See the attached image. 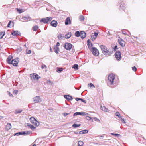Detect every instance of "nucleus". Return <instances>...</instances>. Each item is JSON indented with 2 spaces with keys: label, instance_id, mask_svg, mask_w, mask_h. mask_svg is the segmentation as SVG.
Wrapping results in <instances>:
<instances>
[{
  "label": "nucleus",
  "instance_id": "21",
  "mask_svg": "<svg viewBox=\"0 0 146 146\" xmlns=\"http://www.w3.org/2000/svg\"><path fill=\"white\" fill-rule=\"evenodd\" d=\"M54 50L56 54H58L59 51V48L57 46H54Z\"/></svg>",
  "mask_w": 146,
  "mask_h": 146
},
{
  "label": "nucleus",
  "instance_id": "25",
  "mask_svg": "<svg viewBox=\"0 0 146 146\" xmlns=\"http://www.w3.org/2000/svg\"><path fill=\"white\" fill-rule=\"evenodd\" d=\"M71 36V33H68L65 36V38L66 39H68L70 38Z\"/></svg>",
  "mask_w": 146,
  "mask_h": 146
},
{
  "label": "nucleus",
  "instance_id": "47",
  "mask_svg": "<svg viewBox=\"0 0 146 146\" xmlns=\"http://www.w3.org/2000/svg\"><path fill=\"white\" fill-rule=\"evenodd\" d=\"M122 33L124 34L128 35V34H127V32L126 30H123L122 31Z\"/></svg>",
  "mask_w": 146,
  "mask_h": 146
},
{
  "label": "nucleus",
  "instance_id": "7",
  "mask_svg": "<svg viewBox=\"0 0 146 146\" xmlns=\"http://www.w3.org/2000/svg\"><path fill=\"white\" fill-rule=\"evenodd\" d=\"M64 47L67 50H69L71 49L72 45L71 43H66L64 44Z\"/></svg>",
  "mask_w": 146,
  "mask_h": 146
},
{
  "label": "nucleus",
  "instance_id": "30",
  "mask_svg": "<svg viewBox=\"0 0 146 146\" xmlns=\"http://www.w3.org/2000/svg\"><path fill=\"white\" fill-rule=\"evenodd\" d=\"M17 11L19 12V13H21L22 12H24V11L23 9H20L17 8L16 9Z\"/></svg>",
  "mask_w": 146,
  "mask_h": 146
},
{
  "label": "nucleus",
  "instance_id": "44",
  "mask_svg": "<svg viewBox=\"0 0 146 146\" xmlns=\"http://www.w3.org/2000/svg\"><path fill=\"white\" fill-rule=\"evenodd\" d=\"M32 29L33 31H36V25H35L33 27Z\"/></svg>",
  "mask_w": 146,
  "mask_h": 146
},
{
  "label": "nucleus",
  "instance_id": "64",
  "mask_svg": "<svg viewBox=\"0 0 146 146\" xmlns=\"http://www.w3.org/2000/svg\"><path fill=\"white\" fill-rule=\"evenodd\" d=\"M40 78V77L37 74V80L39 78Z\"/></svg>",
  "mask_w": 146,
  "mask_h": 146
},
{
  "label": "nucleus",
  "instance_id": "11",
  "mask_svg": "<svg viewBox=\"0 0 146 146\" xmlns=\"http://www.w3.org/2000/svg\"><path fill=\"white\" fill-rule=\"evenodd\" d=\"M118 41L119 44L122 47H124L125 46L124 41L122 39L119 38L118 40Z\"/></svg>",
  "mask_w": 146,
  "mask_h": 146
},
{
  "label": "nucleus",
  "instance_id": "51",
  "mask_svg": "<svg viewBox=\"0 0 146 146\" xmlns=\"http://www.w3.org/2000/svg\"><path fill=\"white\" fill-rule=\"evenodd\" d=\"M18 93V91L17 90H14L13 91V93L14 94H17Z\"/></svg>",
  "mask_w": 146,
  "mask_h": 146
},
{
  "label": "nucleus",
  "instance_id": "58",
  "mask_svg": "<svg viewBox=\"0 0 146 146\" xmlns=\"http://www.w3.org/2000/svg\"><path fill=\"white\" fill-rule=\"evenodd\" d=\"M117 45H115V47H114V48H113V50L114 51H115L116 50V49L117 48Z\"/></svg>",
  "mask_w": 146,
  "mask_h": 146
},
{
  "label": "nucleus",
  "instance_id": "42",
  "mask_svg": "<svg viewBox=\"0 0 146 146\" xmlns=\"http://www.w3.org/2000/svg\"><path fill=\"white\" fill-rule=\"evenodd\" d=\"M111 135H115V136H117V137H119V136L120 135L119 134H114L113 133H111Z\"/></svg>",
  "mask_w": 146,
  "mask_h": 146
},
{
  "label": "nucleus",
  "instance_id": "22",
  "mask_svg": "<svg viewBox=\"0 0 146 146\" xmlns=\"http://www.w3.org/2000/svg\"><path fill=\"white\" fill-rule=\"evenodd\" d=\"M101 109L103 111L105 112H107L108 110V109L105 106H101Z\"/></svg>",
  "mask_w": 146,
  "mask_h": 146
},
{
  "label": "nucleus",
  "instance_id": "62",
  "mask_svg": "<svg viewBox=\"0 0 146 146\" xmlns=\"http://www.w3.org/2000/svg\"><path fill=\"white\" fill-rule=\"evenodd\" d=\"M9 96H13L12 94L11 93H10V92H9Z\"/></svg>",
  "mask_w": 146,
  "mask_h": 146
},
{
  "label": "nucleus",
  "instance_id": "27",
  "mask_svg": "<svg viewBox=\"0 0 146 146\" xmlns=\"http://www.w3.org/2000/svg\"><path fill=\"white\" fill-rule=\"evenodd\" d=\"M87 42L88 43V46L89 47H91L93 45L91 43V41L90 40H87Z\"/></svg>",
  "mask_w": 146,
  "mask_h": 146
},
{
  "label": "nucleus",
  "instance_id": "33",
  "mask_svg": "<svg viewBox=\"0 0 146 146\" xmlns=\"http://www.w3.org/2000/svg\"><path fill=\"white\" fill-rule=\"evenodd\" d=\"M84 143L82 141H80L78 143V146H83L84 144Z\"/></svg>",
  "mask_w": 146,
  "mask_h": 146
},
{
  "label": "nucleus",
  "instance_id": "26",
  "mask_svg": "<svg viewBox=\"0 0 146 146\" xmlns=\"http://www.w3.org/2000/svg\"><path fill=\"white\" fill-rule=\"evenodd\" d=\"M78 112V115H88V114L86 112Z\"/></svg>",
  "mask_w": 146,
  "mask_h": 146
},
{
  "label": "nucleus",
  "instance_id": "24",
  "mask_svg": "<svg viewBox=\"0 0 146 146\" xmlns=\"http://www.w3.org/2000/svg\"><path fill=\"white\" fill-rule=\"evenodd\" d=\"M88 132V131L87 130H84L82 131H80L79 133L80 134H83L87 133Z\"/></svg>",
  "mask_w": 146,
  "mask_h": 146
},
{
  "label": "nucleus",
  "instance_id": "61",
  "mask_svg": "<svg viewBox=\"0 0 146 146\" xmlns=\"http://www.w3.org/2000/svg\"><path fill=\"white\" fill-rule=\"evenodd\" d=\"M46 82L48 84L51 83V81L50 80L47 81Z\"/></svg>",
  "mask_w": 146,
  "mask_h": 146
},
{
  "label": "nucleus",
  "instance_id": "40",
  "mask_svg": "<svg viewBox=\"0 0 146 146\" xmlns=\"http://www.w3.org/2000/svg\"><path fill=\"white\" fill-rule=\"evenodd\" d=\"M41 68L42 69H44V68H47V66L45 65L44 64H42L41 65Z\"/></svg>",
  "mask_w": 146,
  "mask_h": 146
},
{
  "label": "nucleus",
  "instance_id": "10",
  "mask_svg": "<svg viewBox=\"0 0 146 146\" xmlns=\"http://www.w3.org/2000/svg\"><path fill=\"white\" fill-rule=\"evenodd\" d=\"M30 77L33 81L35 80L36 78V73H34L30 74Z\"/></svg>",
  "mask_w": 146,
  "mask_h": 146
},
{
  "label": "nucleus",
  "instance_id": "13",
  "mask_svg": "<svg viewBox=\"0 0 146 146\" xmlns=\"http://www.w3.org/2000/svg\"><path fill=\"white\" fill-rule=\"evenodd\" d=\"M11 34L13 36H16L18 35H20L21 33L19 31H13L11 33Z\"/></svg>",
  "mask_w": 146,
  "mask_h": 146
},
{
  "label": "nucleus",
  "instance_id": "3",
  "mask_svg": "<svg viewBox=\"0 0 146 146\" xmlns=\"http://www.w3.org/2000/svg\"><path fill=\"white\" fill-rule=\"evenodd\" d=\"M100 48L103 53L105 55H110L111 54L109 52L108 49L105 46L103 45L100 46Z\"/></svg>",
  "mask_w": 146,
  "mask_h": 146
},
{
  "label": "nucleus",
  "instance_id": "55",
  "mask_svg": "<svg viewBox=\"0 0 146 146\" xmlns=\"http://www.w3.org/2000/svg\"><path fill=\"white\" fill-rule=\"evenodd\" d=\"M82 99V98H76V100L77 101H78L79 100H81Z\"/></svg>",
  "mask_w": 146,
  "mask_h": 146
},
{
  "label": "nucleus",
  "instance_id": "52",
  "mask_svg": "<svg viewBox=\"0 0 146 146\" xmlns=\"http://www.w3.org/2000/svg\"><path fill=\"white\" fill-rule=\"evenodd\" d=\"M90 87H95L94 86L92 83H90L89 85Z\"/></svg>",
  "mask_w": 146,
  "mask_h": 146
},
{
  "label": "nucleus",
  "instance_id": "14",
  "mask_svg": "<svg viewBox=\"0 0 146 146\" xmlns=\"http://www.w3.org/2000/svg\"><path fill=\"white\" fill-rule=\"evenodd\" d=\"M81 38L83 39L86 36V33L84 31H81L80 32V36Z\"/></svg>",
  "mask_w": 146,
  "mask_h": 146
},
{
  "label": "nucleus",
  "instance_id": "38",
  "mask_svg": "<svg viewBox=\"0 0 146 146\" xmlns=\"http://www.w3.org/2000/svg\"><path fill=\"white\" fill-rule=\"evenodd\" d=\"M42 101L41 99L39 96H37V102H40Z\"/></svg>",
  "mask_w": 146,
  "mask_h": 146
},
{
  "label": "nucleus",
  "instance_id": "4",
  "mask_svg": "<svg viewBox=\"0 0 146 146\" xmlns=\"http://www.w3.org/2000/svg\"><path fill=\"white\" fill-rule=\"evenodd\" d=\"M19 62V58L18 57L14 59H13L11 61V64L14 66H17L18 63Z\"/></svg>",
  "mask_w": 146,
  "mask_h": 146
},
{
  "label": "nucleus",
  "instance_id": "31",
  "mask_svg": "<svg viewBox=\"0 0 146 146\" xmlns=\"http://www.w3.org/2000/svg\"><path fill=\"white\" fill-rule=\"evenodd\" d=\"M80 33L79 31H77L75 33V36L77 37H79L80 36Z\"/></svg>",
  "mask_w": 146,
  "mask_h": 146
},
{
  "label": "nucleus",
  "instance_id": "60",
  "mask_svg": "<svg viewBox=\"0 0 146 146\" xmlns=\"http://www.w3.org/2000/svg\"><path fill=\"white\" fill-rule=\"evenodd\" d=\"M21 135H26L25 131L21 132Z\"/></svg>",
  "mask_w": 146,
  "mask_h": 146
},
{
  "label": "nucleus",
  "instance_id": "57",
  "mask_svg": "<svg viewBox=\"0 0 146 146\" xmlns=\"http://www.w3.org/2000/svg\"><path fill=\"white\" fill-rule=\"evenodd\" d=\"M121 121L123 123H125V121L124 120V119L121 118Z\"/></svg>",
  "mask_w": 146,
  "mask_h": 146
},
{
  "label": "nucleus",
  "instance_id": "12",
  "mask_svg": "<svg viewBox=\"0 0 146 146\" xmlns=\"http://www.w3.org/2000/svg\"><path fill=\"white\" fill-rule=\"evenodd\" d=\"M98 35V33L96 32H94V33H92L91 36V37L92 38V40L94 41L96 38L97 36Z\"/></svg>",
  "mask_w": 146,
  "mask_h": 146
},
{
  "label": "nucleus",
  "instance_id": "36",
  "mask_svg": "<svg viewBox=\"0 0 146 146\" xmlns=\"http://www.w3.org/2000/svg\"><path fill=\"white\" fill-rule=\"evenodd\" d=\"M79 19L80 21H83L84 20V18L83 16L81 15L79 17Z\"/></svg>",
  "mask_w": 146,
  "mask_h": 146
},
{
  "label": "nucleus",
  "instance_id": "23",
  "mask_svg": "<svg viewBox=\"0 0 146 146\" xmlns=\"http://www.w3.org/2000/svg\"><path fill=\"white\" fill-rule=\"evenodd\" d=\"M12 126L10 123H8L5 127V129L7 130L11 128Z\"/></svg>",
  "mask_w": 146,
  "mask_h": 146
},
{
  "label": "nucleus",
  "instance_id": "39",
  "mask_svg": "<svg viewBox=\"0 0 146 146\" xmlns=\"http://www.w3.org/2000/svg\"><path fill=\"white\" fill-rule=\"evenodd\" d=\"M86 118L88 120H92V121H93V119L88 116H86Z\"/></svg>",
  "mask_w": 146,
  "mask_h": 146
},
{
  "label": "nucleus",
  "instance_id": "45",
  "mask_svg": "<svg viewBox=\"0 0 146 146\" xmlns=\"http://www.w3.org/2000/svg\"><path fill=\"white\" fill-rule=\"evenodd\" d=\"M21 132H20L15 133V136H18L20 135H21Z\"/></svg>",
  "mask_w": 146,
  "mask_h": 146
},
{
  "label": "nucleus",
  "instance_id": "15",
  "mask_svg": "<svg viewBox=\"0 0 146 146\" xmlns=\"http://www.w3.org/2000/svg\"><path fill=\"white\" fill-rule=\"evenodd\" d=\"M58 23L55 20H53L50 23L51 25L54 27H56Z\"/></svg>",
  "mask_w": 146,
  "mask_h": 146
},
{
  "label": "nucleus",
  "instance_id": "43",
  "mask_svg": "<svg viewBox=\"0 0 146 146\" xmlns=\"http://www.w3.org/2000/svg\"><path fill=\"white\" fill-rule=\"evenodd\" d=\"M115 115L116 116H118V117L120 118V114H119V112H117L115 113Z\"/></svg>",
  "mask_w": 146,
  "mask_h": 146
},
{
  "label": "nucleus",
  "instance_id": "2",
  "mask_svg": "<svg viewBox=\"0 0 146 146\" xmlns=\"http://www.w3.org/2000/svg\"><path fill=\"white\" fill-rule=\"evenodd\" d=\"M52 19V18L50 17L43 18L41 19L40 20V22H42L44 24H48Z\"/></svg>",
  "mask_w": 146,
  "mask_h": 146
},
{
  "label": "nucleus",
  "instance_id": "48",
  "mask_svg": "<svg viewBox=\"0 0 146 146\" xmlns=\"http://www.w3.org/2000/svg\"><path fill=\"white\" fill-rule=\"evenodd\" d=\"M132 70L134 72H135L137 70V68L135 66H133L132 67Z\"/></svg>",
  "mask_w": 146,
  "mask_h": 146
},
{
  "label": "nucleus",
  "instance_id": "59",
  "mask_svg": "<svg viewBox=\"0 0 146 146\" xmlns=\"http://www.w3.org/2000/svg\"><path fill=\"white\" fill-rule=\"evenodd\" d=\"M82 101V102H83L84 103H86V101L84 100L83 99H81V100Z\"/></svg>",
  "mask_w": 146,
  "mask_h": 146
},
{
  "label": "nucleus",
  "instance_id": "46",
  "mask_svg": "<svg viewBox=\"0 0 146 146\" xmlns=\"http://www.w3.org/2000/svg\"><path fill=\"white\" fill-rule=\"evenodd\" d=\"M93 119L96 121H97L98 122H99L100 121V120L96 117H94L93 118Z\"/></svg>",
  "mask_w": 146,
  "mask_h": 146
},
{
  "label": "nucleus",
  "instance_id": "32",
  "mask_svg": "<svg viewBox=\"0 0 146 146\" xmlns=\"http://www.w3.org/2000/svg\"><path fill=\"white\" fill-rule=\"evenodd\" d=\"M64 35L63 34H59L58 35V37L59 39H62L64 37Z\"/></svg>",
  "mask_w": 146,
  "mask_h": 146
},
{
  "label": "nucleus",
  "instance_id": "17",
  "mask_svg": "<svg viewBox=\"0 0 146 146\" xmlns=\"http://www.w3.org/2000/svg\"><path fill=\"white\" fill-rule=\"evenodd\" d=\"M71 21L70 18L69 17H67L65 21V24L66 25H68V24H70Z\"/></svg>",
  "mask_w": 146,
  "mask_h": 146
},
{
  "label": "nucleus",
  "instance_id": "9",
  "mask_svg": "<svg viewBox=\"0 0 146 146\" xmlns=\"http://www.w3.org/2000/svg\"><path fill=\"white\" fill-rule=\"evenodd\" d=\"M30 121L32 124L36 125V120L33 117H31L30 118Z\"/></svg>",
  "mask_w": 146,
  "mask_h": 146
},
{
  "label": "nucleus",
  "instance_id": "34",
  "mask_svg": "<svg viewBox=\"0 0 146 146\" xmlns=\"http://www.w3.org/2000/svg\"><path fill=\"white\" fill-rule=\"evenodd\" d=\"M81 125V124H74L72 125V127L74 128H76L79 127Z\"/></svg>",
  "mask_w": 146,
  "mask_h": 146
},
{
  "label": "nucleus",
  "instance_id": "19",
  "mask_svg": "<svg viewBox=\"0 0 146 146\" xmlns=\"http://www.w3.org/2000/svg\"><path fill=\"white\" fill-rule=\"evenodd\" d=\"M13 58V56L11 55H9L7 58V62L9 64H11V60Z\"/></svg>",
  "mask_w": 146,
  "mask_h": 146
},
{
  "label": "nucleus",
  "instance_id": "37",
  "mask_svg": "<svg viewBox=\"0 0 146 146\" xmlns=\"http://www.w3.org/2000/svg\"><path fill=\"white\" fill-rule=\"evenodd\" d=\"M62 70H63V69L62 68H58L57 69V71L58 73H60V72H61L62 71Z\"/></svg>",
  "mask_w": 146,
  "mask_h": 146
},
{
  "label": "nucleus",
  "instance_id": "20",
  "mask_svg": "<svg viewBox=\"0 0 146 146\" xmlns=\"http://www.w3.org/2000/svg\"><path fill=\"white\" fill-rule=\"evenodd\" d=\"M27 126L28 127L30 128L32 130H34V129H35L36 128V127L34 126L33 125H32L29 123H27Z\"/></svg>",
  "mask_w": 146,
  "mask_h": 146
},
{
  "label": "nucleus",
  "instance_id": "8",
  "mask_svg": "<svg viewBox=\"0 0 146 146\" xmlns=\"http://www.w3.org/2000/svg\"><path fill=\"white\" fill-rule=\"evenodd\" d=\"M116 58L118 60H119L121 58V53L119 51H117L115 54Z\"/></svg>",
  "mask_w": 146,
  "mask_h": 146
},
{
  "label": "nucleus",
  "instance_id": "1",
  "mask_svg": "<svg viewBox=\"0 0 146 146\" xmlns=\"http://www.w3.org/2000/svg\"><path fill=\"white\" fill-rule=\"evenodd\" d=\"M115 75L113 74H110L108 76L107 84L110 87H112L114 84Z\"/></svg>",
  "mask_w": 146,
  "mask_h": 146
},
{
  "label": "nucleus",
  "instance_id": "50",
  "mask_svg": "<svg viewBox=\"0 0 146 146\" xmlns=\"http://www.w3.org/2000/svg\"><path fill=\"white\" fill-rule=\"evenodd\" d=\"M78 115V112H76V113H74L73 114V116L74 117V116H76Z\"/></svg>",
  "mask_w": 146,
  "mask_h": 146
},
{
  "label": "nucleus",
  "instance_id": "16",
  "mask_svg": "<svg viewBox=\"0 0 146 146\" xmlns=\"http://www.w3.org/2000/svg\"><path fill=\"white\" fill-rule=\"evenodd\" d=\"M120 6V10H124L125 9V5L123 2H121Z\"/></svg>",
  "mask_w": 146,
  "mask_h": 146
},
{
  "label": "nucleus",
  "instance_id": "63",
  "mask_svg": "<svg viewBox=\"0 0 146 146\" xmlns=\"http://www.w3.org/2000/svg\"><path fill=\"white\" fill-rule=\"evenodd\" d=\"M107 34H108V36H110V35L111 34H110V31H108V32Z\"/></svg>",
  "mask_w": 146,
  "mask_h": 146
},
{
  "label": "nucleus",
  "instance_id": "5",
  "mask_svg": "<svg viewBox=\"0 0 146 146\" xmlns=\"http://www.w3.org/2000/svg\"><path fill=\"white\" fill-rule=\"evenodd\" d=\"M31 18L29 16H23L20 19V21L22 22L28 21L31 20Z\"/></svg>",
  "mask_w": 146,
  "mask_h": 146
},
{
  "label": "nucleus",
  "instance_id": "56",
  "mask_svg": "<svg viewBox=\"0 0 146 146\" xmlns=\"http://www.w3.org/2000/svg\"><path fill=\"white\" fill-rule=\"evenodd\" d=\"M60 46V43L59 42H58L56 44V46H57L58 47Z\"/></svg>",
  "mask_w": 146,
  "mask_h": 146
},
{
  "label": "nucleus",
  "instance_id": "18",
  "mask_svg": "<svg viewBox=\"0 0 146 146\" xmlns=\"http://www.w3.org/2000/svg\"><path fill=\"white\" fill-rule=\"evenodd\" d=\"M64 97L65 98L68 100H72V97L69 95H64Z\"/></svg>",
  "mask_w": 146,
  "mask_h": 146
},
{
  "label": "nucleus",
  "instance_id": "49",
  "mask_svg": "<svg viewBox=\"0 0 146 146\" xmlns=\"http://www.w3.org/2000/svg\"><path fill=\"white\" fill-rule=\"evenodd\" d=\"M26 52L27 54H29L31 53V51L30 50H28L27 49L26 50Z\"/></svg>",
  "mask_w": 146,
  "mask_h": 146
},
{
  "label": "nucleus",
  "instance_id": "29",
  "mask_svg": "<svg viewBox=\"0 0 146 146\" xmlns=\"http://www.w3.org/2000/svg\"><path fill=\"white\" fill-rule=\"evenodd\" d=\"M78 66L77 64H75L72 66V68H74V69L77 70L78 69Z\"/></svg>",
  "mask_w": 146,
  "mask_h": 146
},
{
  "label": "nucleus",
  "instance_id": "6",
  "mask_svg": "<svg viewBox=\"0 0 146 146\" xmlns=\"http://www.w3.org/2000/svg\"><path fill=\"white\" fill-rule=\"evenodd\" d=\"M92 52L93 54L96 56H98L99 54V52L98 50L95 47H93L92 48Z\"/></svg>",
  "mask_w": 146,
  "mask_h": 146
},
{
  "label": "nucleus",
  "instance_id": "28",
  "mask_svg": "<svg viewBox=\"0 0 146 146\" xmlns=\"http://www.w3.org/2000/svg\"><path fill=\"white\" fill-rule=\"evenodd\" d=\"M22 111L21 110L17 109L15 110L14 113L15 114H17L21 112Z\"/></svg>",
  "mask_w": 146,
  "mask_h": 146
},
{
  "label": "nucleus",
  "instance_id": "35",
  "mask_svg": "<svg viewBox=\"0 0 146 146\" xmlns=\"http://www.w3.org/2000/svg\"><path fill=\"white\" fill-rule=\"evenodd\" d=\"M5 34V32H2L1 33L0 32V39L2 38L3 37V36Z\"/></svg>",
  "mask_w": 146,
  "mask_h": 146
},
{
  "label": "nucleus",
  "instance_id": "41",
  "mask_svg": "<svg viewBox=\"0 0 146 146\" xmlns=\"http://www.w3.org/2000/svg\"><path fill=\"white\" fill-rule=\"evenodd\" d=\"M31 133H32L31 131H25L26 135L30 134Z\"/></svg>",
  "mask_w": 146,
  "mask_h": 146
},
{
  "label": "nucleus",
  "instance_id": "53",
  "mask_svg": "<svg viewBox=\"0 0 146 146\" xmlns=\"http://www.w3.org/2000/svg\"><path fill=\"white\" fill-rule=\"evenodd\" d=\"M63 115L64 117H66L67 115H69V114H68V113H63Z\"/></svg>",
  "mask_w": 146,
  "mask_h": 146
},
{
  "label": "nucleus",
  "instance_id": "54",
  "mask_svg": "<svg viewBox=\"0 0 146 146\" xmlns=\"http://www.w3.org/2000/svg\"><path fill=\"white\" fill-rule=\"evenodd\" d=\"M11 23V21H9V23H8L7 26V27H10V25Z\"/></svg>",
  "mask_w": 146,
  "mask_h": 146
}]
</instances>
